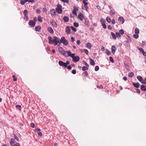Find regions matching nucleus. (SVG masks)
I'll return each mask as SVG.
<instances>
[{"mask_svg": "<svg viewBox=\"0 0 146 146\" xmlns=\"http://www.w3.org/2000/svg\"><path fill=\"white\" fill-rule=\"evenodd\" d=\"M60 39L59 38L56 36L54 37L53 39L52 42L54 44V45H56L58 44V43H60Z\"/></svg>", "mask_w": 146, "mask_h": 146, "instance_id": "obj_1", "label": "nucleus"}, {"mask_svg": "<svg viewBox=\"0 0 146 146\" xmlns=\"http://www.w3.org/2000/svg\"><path fill=\"white\" fill-rule=\"evenodd\" d=\"M62 7L61 5L58 4L57 5V7L56 8V11L59 14H61L62 12Z\"/></svg>", "mask_w": 146, "mask_h": 146, "instance_id": "obj_2", "label": "nucleus"}, {"mask_svg": "<svg viewBox=\"0 0 146 146\" xmlns=\"http://www.w3.org/2000/svg\"><path fill=\"white\" fill-rule=\"evenodd\" d=\"M62 43L63 44L65 45H67L68 44V42L66 40L64 37L62 36L61 37V39H60V43Z\"/></svg>", "mask_w": 146, "mask_h": 146, "instance_id": "obj_3", "label": "nucleus"}, {"mask_svg": "<svg viewBox=\"0 0 146 146\" xmlns=\"http://www.w3.org/2000/svg\"><path fill=\"white\" fill-rule=\"evenodd\" d=\"M137 78L142 84H145L146 82L143 80V79L142 76H137Z\"/></svg>", "mask_w": 146, "mask_h": 146, "instance_id": "obj_4", "label": "nucleus"}, {"mask_svg": "<svg viewBox=\"0 0 146 146\" xmlns=\"http://www.w3.org/2000/svg\"><path fill=\"white\" fill-rule=\"evenodd\" d=\"M58 64L60 66H64V67H66L67 66H66L65 63L63 62L62 61H59Z\"/></svg>", "mask_w": 146, "mask_h": 146, "instance_id": "obj_5", "label": "nucleus"}, {"mask_svg": "<svg viewBox=\"0 0 146 146\" xmlns=\"http://www.w3.org/2000/svg\"><path fill=\"white\" fill-rule=\"evenodd\" d=\"M35 22L33 20H30L29 23V25L32 27H34L35 26Z\"/></svg>", "mask_w": 146, "mask_h": 146, "instance_id": "obj_6", "label": "nucleus"}, {"mask_svg": "<svg viewBox=\"0 0 146 146\" xmlns=\"http://www.w3.org/2000/svg\"><path fill=\"white\" fill-rule=\"evenodd\" d=\"M70 54H71V52L70 51H65L63 55L66 57H68L70 56Z\"/></svg>", "mask_w": 146, "mask_h": 146, "instance_id": "obj_7", "label": "nucleus"}, {"mask_svg": "<svg viewBox=\"0 0 146 146\" xmlns=\"http://www.w3.org/2000/svg\"><path fill=\"white\" fill-rule=\"evenodd\" d=\"M40 131V128H37L35 130V131L37 132L38 135L40 136H41L42 134Z\"/></svg>", "mask_w": 146, "mask_h": 146, "instance_id": "obj_8", "label": "nucleus"}, {"mask_svg": "<svg viewBox=\"0 0 146 146\" xmlns=\"http://www.w3.org/2000/svg\"><path fill=\"white\" fill-rule=\"evenodd\" d=\"M80 60V58L78 56H75L74 58H73L72 60L75 62H76Z\"/></svg>", "mask_w": 146, "mask_h": 146, "instance_id": "obj_9", "label": "nucleus"}, {"mask_svg": "<svg viewBox=\"0 0 146 146\" xmlns=\"http://www.w3.org/2000/svg\"><path fill=\"white\" fill-rule=\"evenodd\" d=\"M66 31V33L68 34H70L71 33V30L70 29V27L68 26H67L65 28Z\"/></svg>", "mask_w": 146, "mask_h": 146, "instance_id": "obj_10", "label": "nucleus"}, {"mask_svg": "<svg viewBox=\"0 0 146 146\" xmlns=\"http://www.w3.org/2000/svg\"><path fill=\"white\" fill-rule=\"evenodd\" d=\"M78 17L79 19L81 21H82L84 18V15L81 13L78 15Z\"/></svg>", "mask_w": 146, "mask_h": 146, "instance_id": "obj_11", "label": "nucleus"}, {"mask_svg": "<svg viewBox=\"0 0 146 146\" xmlns=\"http://www.w3.org/2000/svg\"><path fill=\"white\" fill-rule=\"evenodd\" d=\"M118 21L121 22L122 24H123L125 21L123 18L122 17H120L118 18Z\"/></svg>", "mask_w": 146, "mask_h": 146, "instance_id": "obj_12", "label": "nucleus"}, {"mask_svg": "<svg viewBox=\"0 0 146 146\" xmlns=\"http://www.w3.org/2000/svg\"><path fill=\"white\" fill-rule=\"evenodd\" d=\"M47 30H48V31L50 33L52 34L54 33L53 30L51 27H48Z\"/></svg>", "mask_w": 146, "mask_h": 146, "instance_id": "obj_13", "label": "nucleus"}, {"mask_svg": "<svg viewBox=\"0 0 146 146\" xmlns=\"http://www.w3.org/2000/svg\"><path fill=\"white\" fill-rule=\"evenodd\" d=\"M50 13L51 14L53 15H56V11L54 9H52L50 10Z\"/></svg>", "mask_w": 146, "mask_h": 146, "instance_id": "obj_14", "label": "nucleus"}, {"mask_svg": "<svg viewBox=\"0 0 146 146\" xmlns=\"http://www.w3.org/2000/svg\"><path fill=\"white\" fill-rule=\"evenodd\" d=\"M116 49V48L115 46H111V52L113 53H115Z\"/></svg>", "mask_w": 146, "mask_h": 146, "instance_id": "obj_15", "label": "nucleus"}, {"mask_svg": "<svg viewBox=\"0 0 146 146\" xmlns=\"http://www.w3.org/2000/svg\"><path fill=\"white\" fill-rule=\"evenodd\" d=\"M58 50L61 54L63 55L64 52H65V51L63 50L62 48V47H60Z\"/></svg>", "mask_w": 146, "mask_h": 146, "instance_id": "obj_16", "label": "nucleus"}, {"mask_svg": "<svg viewBox=\"0 0 146 146\" xmlns=\"http://www.w3.org/2000/svg\"><path fill=\"white\" fill-rule=\"evenodd\" d=\"M48 40L49 43L52 44H53V40L52 39V38L51 36H49L48 37Z\"/></svg>", "mask_w": 146, "mask_h": 146, "instance_id": "obj_17", "label": "nucleus"}, {"mask_svg": "<svg viewBox=\"0 0 146 146\" xmlns=\"http://www.w3.org/2000/svg\"><path fill=\"white\" fill-rule=\"evenodd\" d=\"M63 19L64 20V21L65 22H68L69 20L68 17L66 16L64 17L63 18Z\"/></svg>", "mask_w": 146, "mask_h": 146, "instance_id": "obj_18", "label": "nucleus"}, {"mask_svg": "<svg viewBox=\"0 0 146 146\" xmlns=\"http://www.w3.org/2000/svg\"><path fill=\"white\" fill-rule=\"evenodd\" d=\"M133 85V86L136 88H139V83H135L134 82H133L132 83Z\"/></svg>", "mask_w": 146, "mask_h": 146, "instance_id": "obj_19", "label": "nucleus"}, {"mask_svg": "<svg viewBox=\"0 0 146 146\" xmlns=\"http://www.w3.org/2000/svg\"><path fill=\"white\" fill-rule=\"evenodd\" d=\"M15 140L13 138L11 139V141L10 143V144L12 146H14L15 144Z\"/></svg>", "mask_w": 146, "mask_h": 146, "instance_id": "obj_20", "label": "nucleus"}, {"mask_svg": "<svg viewBox=\"0 0 146 146\" xmlns=\"http://www.w3.org/2000/svg\"><path fill=\"white\" fill-rule=\"evenodd\" d=\"M50 23L52 24V25L53 27H56L57 24L55 21H51Z\"/></svg>", "mask_w": 146, "mask_h": 146, "instance_id": "obj_21", "label": "nucleus"}, {"mask_svg": "<svg viewBox=\"0 0 146 146\" xmlns=\"http://www.w3.org/2000/svg\"><path fill=\"white\" fill-rule=\"evenodd\" d=\"M41 27L40 26H36L35 28V30L36 31H39L41 29Z\"/></svg>", "mask_w": 146, "mask_h": 146, "instance_id": "obj_22", "label": "nucleus"}, {"mask_svg": "<svg viewBox=\"0 0 146 146\" xmlns=\"http://www.w3.org/2000/svg\"><path fill=\"white\" fill-rule=\"evenodd\" d=\"M141 89L143 91H146V86L144 85H141Z\"/></svg>", "mask_w": 146, "mask_h": 146, "instance_id": "obj_23", "label": "nucleus"}, {"mask_svg": "<svg viewBox=\"0 0 146 146\" xmlns=\"http://www.w3.org/2000/svg\"><path fill=\"white\" fill-rule=\"evenodd\" d=\"M111 36L112 37V38L114 39L115 40L116 39V35L113 32H111Z\"/></svg>", "mask_w": 146, "mask_h": 146, "instance_id": "obj_24", "label": "nucleus"}, {"mask_svg": "<svg viewBox=\"0 0 146 146\" xmlns=\"http://www.w3.org/2000/svg\"><path fill=\"white\" fill-rule=\"evenodd\" d=\"M90 64L92 65H94L95 64V62L94 60L91 58H90Z\"/></svg>", "mask_w": 146, "mask_h": 146, "instance_id": "obj_25", "label": "nucleus"}, {"mask_svg": "<svg viewBox=\"0 0 146 146\" xmlns=\"http://www.w3.org/2000/svg\"><path fill=\"white\" fill-rule=\"evenodd\" d=\"M86 45L87 47L89 49H90L92 47V45L91 44L90 42H87L86 43Z\"/></svg>", "mask_w": 146, "mask_h": 146, "instance_id": "obj_26", "label": "nucleus"}, {"mask_svg": "<svg viewBox=\"0 0 146 146\" xmlns=\"http://www.w3.org/2000/svg\"><path fill=\"white\" fill-rule=\"evenodd\" d=\"M88 67L86 66H83L82 68V70L83 71L87 70H88Z\"/></svg>", "mask_w": 146, "mask_h": 146, "instance_id": "obj_27", "label": "nucleus"}, {"mask_svg": "<svg viewBox=\"0 0 146 146\" xmlns=\"http://www.w3.org/2000/svg\"><path fill=\"white\" fill-rule=\"evenodd\" d=\"M135 33L136 34H138L139 33V30L137 28H136L135 31Z\"/></svg>", "mask_w": 146, "mask_h": 146, "instance_id": "obj_28", "label": "nucleus"}, {"mask_svg": "<svg viewBox=\"0 0 146 146\" xmlns=\"http://www.w3.org/2000/svg\"><path fill=\"white\" fill-rule=\"evenodd\" d=\"M38 20L40 22H41L42 21V17L40 15L38 16Z\"/></svg>", "mask_w": 146, "mask_h": 146, "instance_id": "obj_29", "label": "nucleus"}, {"mask_svg": "<svg viewBox=\"0 0 146 146\" xmlns=\"http://www.w3.org/2000/svg\"><path fill=\"white\" fill-rule=\"evenodd\" d=\"M106 20L107 21L108 23H110L111 21V19H110V18L108 16L106 18Z\"/></svg>", "mask_w": 146, "mask_h": 146, "instance_id": "obj_30", "label": "nucleus"}, {"mask_svg": "<svg viewBox=\"0 0 146 146\" xmlns=\"http://www.w3.org/2000/svg\"><path fill=\"white\" fill-rule=\"evenodd\" d=\"M115 34L116 35V36H117L118 38H120L121 35L119 33L116 32L115 33Z\"/></svg>", "mask_w": 146, "mask_h": 146, "instance_id": "obj_31", "label": "nucleus"}, {"mask_svg": "<svg viewBox=\"0 0 146 146\" xmlns=\"http://www.w3.org/2000/svg\"><path fill=\"white\" fill-rule=\"evenodd\" d=\"M73 25L76 27H78L79 26V24L76 22H74L73 23Z\"/></svg>", "mask_w": 146, "mask_h": 146, "instance_id": "obj_32", "label": "nucleus"}, {"mask_svg": "<svg viewBox=\"0 0 146 146\" xmlns=\"http://www.w3.org/2000/svg\"><path fill=\"white\" fill-rule=\"evenodd\" d=\"M28 13V11L27 10H25L23 11V14L24 16L27 15Z\"/></svg>", "mask_w": 146, "mask_h": 146, "instance_id": "obj_33", "label": "nucleus"}, {"mask_svg": "<svg viewBox=\"0 0 146 146\" xmlns=\"http://www.w3.org/2000/svg\"><path fill=\"white\" fill-rule=\"evenodd\" d=\"M134 75V73L133 72H131L129 73L128 75V76L129 77H132Z\"/></svg>", "mask_w": 146, "mask_h": 146, "instance_id": "obj_34", "label": "nucleus"}, {"mask_svg": "<svg viewBox=\"0 0 146 146\" xmlns=\"http://www.w3.org/2000/svg\"><path fill=\"white\" fill-rule=\"evenodd\" d=\"M70 28L72 29L74 32H76L77 31V29L76 28L74 27L73 26H71Z\"/></svg>", "mask_w": 146, "mask_h": 146, "instance_id": "obj_35", "label": "nucleus"}, {"mask_svg": "<svg viewBox=\"0 0 146 146\" xmlns=\"http://www.w3.org/2000/svg\"><path fill=\"white\" fill-rule=\"evenodd\" d=\"M119 33L122 35H123L124 33V32L123 29H121L119 32Z\"/></svg>", "mask_w": 146, "mask_h": 146, "instance_id": "obj_36", "label": "nucleus"}, {"mask_svg": "<svg viewBox=\"0 0 146 146\" xmlns=\"http://www.w3.org/2000/svg\"><path fill=\"white\" fill-rule=\"evenodd\" d=\"M133 37L135 39H137L138 38L139 35L138 34H134L133 35Z\"/></svg>", "mask_w": 146, "mask_h": 146, "instance_id": "obj_37", "label": "nucleus"}, {"mask_svg": "<svg viewBox=\"0 0 146 146\" xmlns=\"http://www.w3.org/2000/svg\"><path fill=\"white\" fill-rule=\"evenodd\" d=\"M34 1V0H25V2H28L29 3H33Z\"/></svg>", "mask_w": 146, "mask_h": 146, "instance_id": "obj_38", "label": "nucleus"}, {"mask_svg": "<svg viewBox=\"0 0 146 146\" xmlns=\"http://www.w3.org/2000/svg\"><path fill=\"white\" fill-rule=\"evenodd\" d=\"M102 25L103 26V28L104 29H106V26L105 24L104 23H102Z\"/></svg>", "mask_w": 146, "mask_h": 146, "instance_id": "obj_39", "label": "nucleus"}, {"mask_svg": "<svg viewBox=\"0 0 146 146\" xmlns=\"http://www.w3.org/2000/svg\"><path fill=\"white\" fill-rule=\"evenodd\" d=\"M127 36L128 38V39L126 41V42L127 43L131 42V40L130 38V37H129V36L128 35H127Z\"/></svg>", "mask_w": 146, "mask_h": 146, "instance_id": "obj_40", "label": "nucleus"}, {"mask_svg": "<svg viewBox=\"0 0 146 146\" xmlns=\"http://www.w3.org/2000/svg\"><path fill=\"white\" fill-rule=\"evenodd\" d=\"M24 0V1L23 0H21L20 2V4L22 5H24L25 4V3L27 2H25V0Z\"/></svg>", "mask_w": 146, "mask_h": 146, "instance_id": "obj_41", "label": "nucleus"}, {"mask_svg": "<svg viewBox=\"0 0 146 146\" xmlns=\"http://www.w3.org/2000/svg\"><path fill=\"white\" fill-rule=\"evenodd\" d=\"M86 0H83L82 1V2L84 5V6H86L88 5V3L86 2Z\"/></svg>", "mask_w": 146, "mask_h": 146, "instance_id": "obj_42", "label": "nucleus"}, {"mask_svg": "<svg viewBox=\"0 0 146 146\" xmlns=\"http://www.w3.org/2000/svg\"><path fill=\"white\" fill-rule=\"evenodd\" d=\"M109 59L110 61L112 62L113 63L114 62L113 59L112 57H109Z\"/></svg>", "mask_w": 146, "mask_h": 146, "instance_id": "obj_43", "label": "nucleus"}, {"mask_svg": "<svg viewBox=\"0 0 146 146\" xmlns=\"http://www.w3.org/2000/svg\"><path fill=\"white\" fill-rule=\"evenodd\" d=\"M139 50L141 52L143 53L144 52L143 49L141 48H139Z\"/></svg>", "mask_w": 146, "mask_h": 146, "instance_id": "obj_44", "label": "nucleus"}, {"mask_svg": "<svg viewBox=\"0 0 146 146\" xmlns=\"http://www.w3.org/2000/svg\"><path fill=\"white\" fill-rule=\"evenodd\" d=\"M70 56H69L71 57L73 59V58H74V57L75 56V54H72L71 53V54H70Z\"/></svg>", "mask_w": 146, "mask_h": 146, "instance_id": "obj_45", "label": "nucleus"}, {"mask_svg": "<svg viewBox=\"0 0 146 146\" xmlns=\"http://www.w3.org/2000/svg\"><path fill=\"white\" fill-rule=\"evenodd\" d=\"M99 70V67L98 66H96L95 68V70L96 71H98Z\"/></svg>", "mask_w": 146, "mask_h": 146, "instance_id": "obj_46", "label": "nucleus"}, {"mask_svg": "<svg viewBox=\"0 0 146 146\" xmlns=\"http://www.w3.org/2000/svg\"><path fill=\"white\" fill-rule=\"evenodd\" d=\"M111 22L112 24L113 25H114L115 24V22L114 19H112L111 20Z\"/></svg>", "mask_w": 146, "mask_h": 146, "instance_id": "obj_47", "label": "nucleus"}, {"mask_svg": "<svg viewBox=\"0 0 146 146\" xmlns=\"http://www.w3.org/2000/svg\"><path fill=\"white\" fill-rule=\"evenodd\" d=\"M64 3H69V0H61Z\"/></svg>", "mask_w": 146, "mask_h": 146, "instance_id": "obj_48", "label": "nucleus"}, {"mask_svg": "<svg viewBox=\"0 0 146 146\" xmlns=\"http://www.w3.org/2000/svg\"><path fill=\"white\" fill-rule=\"evenodd\" d=\"M83 62H84V64H85V66H86L89 67V66L88 64L85 61H83Z\"/></svg>", "mask_w": 146, "mask_h": 146, "instance_id": "obj_49", "label": "nucleus"}, {"mask_svg": "<svg viewBox=\"0 0 146 146\" xmlns=\"http://www.w3.org/2000/svg\"><path fill=\"white\" fill-rule=\"evenodd\" d=\"M84 52L86 53V54H88V51L86 49H85L84 50Z\"/></svg>", "mask_w": 146, "mask_h": 146, "instance_id": "obj_50", "label": "nucleus"}, {"mask_svg": "<svg viewBox=\"0 0 146 146\" xmlns=\"http://www.w3.org/2000/svg\"><path fill=\"white\" fill-rule=\"evenodd\" d=\"M14 138L15 139L17 140V141H19V138L18 137L15 135V134L14 135Z\"/></svg>", "mask_w": 146, "mask_h": 146, "instance_id": "obj_51", "label": "nucleus"}, {"mask_svg": "<svg viewBox=\"0 0 146 146\" xmlns=\"http://www.w3.org/2000/svg\"><path fill=\"white\" fill-rule=\"evenodd\" d=\"M74 10H75V11H78V8L76 6H75L74 7Z\"/></svg>", "mask_w": 146, "mask_h": 146, "instance_id": "obj_52", "label": "nucleus"}, {"mask_svg": "<svg viewBox=\"0 0 146 146\" xmlns=\"http://www.w3.org/2000/svg\"><path fill=\"white\" fill-rule=\"evenodd\" d=\"M73 14L74 15H77V11L75 10H73L72 11Z\"/></svg>", "mask_w": 146, "mask_h": 146, "instance_id": "obj_53", "label": "nucleus"}, {"mask_svg": "<svg viewBox=\"0 0 146 146\" xmlns=\"http://www.w3.org/2000/svg\"><path fill=\"white\" fill-rule=\"evenodd\" d=\"M31 126L33 128H34L35 126V125L34 123H32L31 124Z\"/></svg>", "mask_w": 146, "mask_h": 146, "instance_id": "obj_54", "label": "nucleus"}, {"mask_svg": "<svg viewBox=\"0 0 146 146\" xmlns=\"http://www.w3.org/2000/svg\"><path fill=\"white\" fill-rule=\"evenodd\" d=\"M110 13L112 15H114L115 14V12H113L112 10H110Z\"/></svg>", "mask_w": 146, "mask_h": 146, "instance_id": "obj_55", "label": "nucleus"}, {"mask_svg": "<svg viewBox=\"0 0 146 146\" xmlns=\"http://www.w3.org/2000/svg\"><path fill=\"white\" fill-rule=\"evenodd\" d=\"M36 12H37V13L38 14H40L41 12V11L40 10V9H38L36 10Z\"/></svg>", "mask_w": 146, "mask_h": 146, "instance_id": "obj_56", "label": "nucleus"}, {"mask_svg": "<svg viewBox=\"0 0 146 146\" xmlns=\"http://www.w3.org/2000/svg\"><path fill=\"white\" fill-rule=\"evenodd\" d=\"M47 11V9L46 8H44L42 10L43 12H46Z\"/></svg>", "mask_w": 146, "mask_h": 146, "instance_id": "obj_57", "label": "nucleus"}, {"mask_svg": "<svg viewBox=\"0 0 146 146\" xmlns=\"http://www.w3.org/2000/svg\"><path fill=\"white\" fill-rule=\"evenodd\" d=\"M89 24V22L88 21L86 20L85 22V24L86 25H88Z\"/></svg>", "mask_w": 146, "mask_h": 146, "instance_id": "obj_58", "label": "nucleus"}, {"mask_svg": "<svg viewBox=\"0 0 146 146\" xmlns=\"http://www.w3.org/2000/svg\"><path fill=\"white\" fill-rule=\"evenodd\" d=\"M108 29L111 30L112 29V27H111V26L110 25H108Z\"/></svg>", "mask_w": 146, "mask_h": 146, "instance_id": "obj_59", "label": "nucleus"}, {"mask_svg": "<svg viewBox=\"0 0 146 146\" xmlns=\"http://www.w3.org/2000/svg\"><path fill=\"white\" fill-rule=\"evenodd\" d=\"M142 44L143 45H146V42L145 41H142Z\"/></svg>", "mask_w": 146, "mask_h": 146, "instance_id": "obj_60", "label": "nucleus"}, {"mask_svg": "<svg viewBox=\"0 0 146 146\" xmlns=\"http://www.w3.org/2000/svg\"><path fill=\"white\" fill-rule=\"evenodd\" d=\"M24 19L25 20H27L28 19V15H25V17H24Z\"/></svg>", "mask_w": 146, "mask_h": 146, "instance_id": "obj_61", "label": "nucleus"}, {"mask_svg": "<svg viewBox=\"0 0 146 146\" xmlns=\"http://www.w3.org/2000/svg\"><path fill=\"white\" fill-rule=\"evenodd\" d=\"M71 40L72 42H74V38L73 37H71Z\"/></svg>", "mask_w": 146, "mask_h": 146, "instance_id": "obj_62", "label": "nucleus"}, {"mask_svg": "<svg viewBox=\"0 0 146 146\" xmlns=\"http://www.w3.org/2000/svg\"><path fill=\"white\" fill-rule=\"evenodd\" d=\"M84 7L85 8V10L86 11H88V7L87 6H84Z\"/></svg>", "mask_w": 146, "mask_h": 146, "instance_id": "obj_63", "label": "nucleus"}, {"mask_svg": "<svg viewBox=\"0 0 146 146\" xmlns=\"http://www.w3.org/2000/svg\"><path fill=\"white\" fill-rule=\"evenodd\" d=\"M76 73V70H73L72 71V73L73 74H75Z\"/></svg>", "mask_w": 146, "mask_h": 146, "instance_id": "obj_64", "label": "nucleus"}]
</instances>
